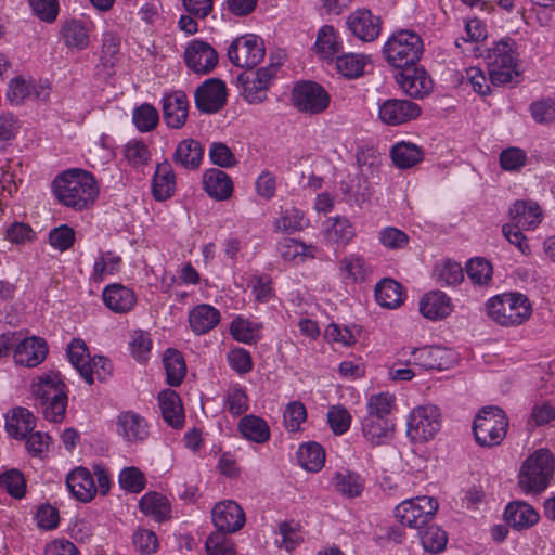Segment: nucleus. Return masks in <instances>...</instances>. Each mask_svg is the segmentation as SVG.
Instances as JSON below:
<instances>
[{"mask_svg":"<svg viewBox=\"0 0 555 555\" xmlns=\"http://www.w3.org/2000/svg\"><path fill=\"white\" fill-rule=\"evenodd\" d=\"M184 61L194 73L208 74L217 65L218 54L209 43L193 40L185 49Z\"/></svg>","mask_w":555,"mask_h":555,"instance_id":"obj_14","label":"nucleus"},{"mask_svg":"<svg viewBox=\"0 0 555 555\" xmlns=\"http://www.w3.org/2000/svg\"><path fill=\"white\" fill-rule=\"evenodd\" d=\"M487 310L493 321L504 326L519 325L531 315L528 298L519 293L491 298L487 304Z\"/></svg>","mask_w":555,"mask_h":555,"instance_id":"obj_6","label":"nucleus"},{"mask_svg":"<svg viewBox=\"0 0 555 555\" xmlns=\"http://www.w3.org/2000/svg\"><path fill=\"white\" fill-rule=\"evenodd\" d=\"M375 298L385 308H397L403 302L402 286L392 279H384L375 287Z\"/></svg>","mask_w":555,"mask_h":555,"instance_id":"obj_38","label":"nucleus"},{"mask_svg":"<svg viewBox=\"0 0 555 555\" xmlns=\"http://www.w3.org/2000/svg\"><path fill=\"white\" fill-rule=\"evenodd\" d=\"M159 408L164 420L172 427H180L184 421L180 397L171 389L163 390L158 395Z\"/></svg>","mask_w":555,"mask_h":555,"instance_id":"obj_34","label":"nucleus"},{"mask_svg":"<svg viewBox=\"0 0 555 555\" xmlns=\"http://www.w3.org/2000/svg\"><path fill=\"white\" fill-rule=\"evenodd\" d=\"M279 533L282 538L280 545L288 552L294 550L302 541L300 527L295 521H284L280 524Z\"/></svg>","mask_w":555,"mask_h":555,"instance_id":"obj_59","label":"nucleus"},{"mask_svg":"<svg viewBox=\"0 0 555 555\" xmlns=\"http://www.w3.org/2000/svg\"><path fill=\"white\" fill-rule=\"evenodd\" d=\"M52 188L60 203L76 210L87 208L99 195V186L93 175L78 168L60 173L54 179Z\"/></svg>","mask_w":555,"mask_h":555,"instance_id":"obj_1","label":"nucleus"},{"mask_svg":"<svg viewBox=\"0 0 555 555\" xmlns=\"http://www.w3.org/2000/svg\"><path fill=\"white\" fill-rule=\"evenodd\" d=\"M339 269L344 279L353 282L364 280L366 274L365 260L358 255L345 257L339 263Z\"/></svg>","mask_w":555,"mask_h":555,"instance_id":"obj_49","label":"nucleus"},{"mask_svg":"<svg viewBox=\"0 0 555 555\" xmlns=\"http://www.w3.org/2000/svg\"><path fill=\"white\" fill-rule=\"evenodd\" d=\"M212 521L218 532L225 534L240 530L245 524V515L236 502L229 500L215 505Z\"/></svg>","mask_w":555,"mask_h":555,"instance_id":"obj_17","label":"nucleus"},{"mask_svg":"<svg viewBox=\"0 0 555 555\" xmlns=\"http://www.w3.org/2000/svg\"><path fill=\"white\" fill-rule=\"evenodd\" d=\"M424 152L420 146L410 142H399L391 149L393 164L402 169L411 168L420 163Z\"/></svg>","mask_w":555,"mask_h":555,"instance_id":"obj_40","label":"nucleus"},{"mask_svg":"<svg viewBox=\"0 0 555 555\" xmlns=\"http://www.w3.org/2000/svg\"><path fill=\"white\" fill-rule=\"evenodd\" d=\"M117 430L129 442L143 441L149 435L144 418L132 411L119 414Z\"/></svg>","mask_w":555,"mask_h":555,"instance_id":"obj_26","label":"nucleus"},{"mask_svg":"<svg viewBox=\"0 0 555 555\" xmlns=\"http://www.w3.org/2000/svg\"><path fill=\"white\" fill-rule=\"evenodd\" d=\"M420 114V106L408 100L390 99L379 105L380 120L390 126L405 124L415 119Z\"/></svg>","mask_w":555,"mask_h":555,"instance_id":"obj_16","label":"nucleus"},{"mask_svg":"<svg viewBox=\"0 0 555 555\" xmlns=\"http://www.w3.org/2000/svg\"><path fill=\"white\" fill-rule=\"evenodd\" d=\"M489 78L494 86H504L518 77L520 72L516 43L511 38L500 40L487 55Z\"/></svg>","mask_w":555,"mask_h":555,"instance_id":"obj_4","label":"nucleus"},{"mask_svg":"<svg viewBox=\"0 0 555 555\" xmlns=\"http://www.w3.org/2000/svg\"><path fill=\"white\" fill-rule=\"evenodd\" d=\"M103 300L108 309L116 313L130 311L135 304L134 293L120 284H112L103 291Z\"/></svg>","mask_w":555,"mask_h":555,"instance_id":"obj_28","label":"nucleus"},{"mask_svg":"<svg viewBox=\"0 0 555 555\" xmlns=\"http://www.w3.org/2000/svg\"><path fill=\"white\" fill-rule=\"evenodd\" d=\"M347 25L350 31L364 42L374 41L382 29L380 18L365 9L357 10L349 15Z\"/></svg>","mask_w":555,"mask_h":555,"instance_id":"obj_18","label":"nucleus"},{"mask_svg":"<svg viewBox=\"0 0 555 555\" xmlns=\"http://www.w3.org/2000/svg\"><path fill=\"white\" fill-rule=\"evenodd\" d=\"M331 483L336 492L347 499L360 496L365 488V481L361 475L348 469L335 472Z\"/></svg>","mask_w":555,"mask_h":555,"instance_id":"obj_27","label":"nucleus"},{"mask_svg":"<svg viewBox=\"0 0 555 555\" xmlns=\"http://www.w3.org/2000/svg\"><path fill=\"white\" fill-rule=\"evenodd\" d=\"M554 457L547 449L533 452L522 464L518 486L525 492L539 493L543 491L553 475Z\"/></svg>","mask_w":555,"mask_h":555,"instance_id":"obj_5","label":"nucleus"},{"mask_svg":"<svg viewBox=\"0 0 555 555\" xmlns=\"http://www.w3.org/2000/svg\"><path fill=\"white\" fill-rule=\"evenodd\" d=\"M35 428V416L25 408H16L7 417L5 429L11 437L25 438Z\"/></svg>","mask_w":555,"mask_h":555,"instance_id":"obj_36","label":"nucleus"},{"mask_svg":"<svg viewBox=\"0 0 555 555\" xmlns=\"http://www.w3.org/2000/svg\"><path fill=\"white\" fill-rule=\"evenodd\" d=\"M327 421L334 434L343 435L350 427L351 415L344 406L336 405L328 410Z\"/></svg>","mask_w":555,"mask_h":555,"instance_id":"obj_61","label":"nucleus"},{"mask_svg":"<svg viewBox=\"0 0 555 555\" xmlns=\"http://www.w3.org/2000/svg\"><path fill=\"white\" fill-rule=\"evenodd\" d=\"M509 216L514 224L528 230L535 228L541 222L542 211L533 201H516L509 208Z\"/></svg>","mask_w":555,"mask_h":555,"instance_id":"obj_29","label":"nucleus"},{"mask_svg":"<svg viewBox=\"0 0 555 555\" xmlns=\"http://www.w3.org/2000/svg\"><path fill=\"white\" fill-rule=\"evenodd\" d=\"M297 457L299 464L309 472H318L325 462V452L317 442H308L300 446Z\"/></svg>","mask_w":555,"mask_h":555,"instance_id":"obj_42","label":"nucleus"},{"mask_svg":"<svg viewBox=\"0 0 555 555\" xmlns=\"http://www.w3.org/2000/svg\"><path fill=\"white\" fill-rule=\"evenodd\" d=\"M69 492L80 502H90L96 494V487L91 473L83 467L74 469L66 478Z\"/></svg>","mask_w":555,"mask_h":555,"instance_id":"obj_21","label":"nucleus"},{"mask_svg":"<svg viewBox=\"0 0 555 555\" xmlns=\"http://www.w3.org/2000/svg\"><path fill=\"white\" fill-rule=\"evenodd\" d=\"M219 322V310L207 304L196 306L189 313L190 326L196 335L211 331Z\"/></svg>","mask_w":555,"mask_h":555,"instance_id":"obj_31","label":"nucleus"},{"mask_svg":"<svg viewBox=\"0 0 555 555\" xmlns=\"http://www.w3.org/2000/svg\"><path fill=\"white\" fill-rule=\"evenodd\" d=\"M420 537L424 550L433 554L442 552L448 542L446 531L437 526H429L422 530Z\"/></svg>","mask_w":555,"mask_h":555,"instance_id":"obj_48","label":"nucleus"},{"mask_svg":"<svg viewBox=\"0 0 555 555\" xmlns=\"http://www.w3.org/2000/svg\"><path fill=\"white\" fill-rule=\"evenodd\" d=\"M119 483L122 489L139 493L144 489L145 478L137 467H126L120 472Z\"/></svg>","mask_w":555,"mask_h":555,"instance_id":"obj_57","label":"nucleus"},{"mask_svg":"<svg viewBox=\"0 0 555 555\" xmlns=\"http://www.w3.org/2000/svg\"><path fill=\"white\" fill-rule=\"evenodd\" d=\"M412 362L425 370L442 371L449 367L451 363V352L441 347L425 346L413 348L410 351Z\"/></svg>","mask_w":555,"mask_h":555,"instance_id":"obj_19","label":"nucleus"},{"mask_svg":"<svg viewBox=\"0 0 555 555\" xmlns=\"http://www.w3.org/2000/svg\"><path fill=\"white\" fill-rule=\"evenodd\" d=\"M438 502L431 496H416L401 502L395 508L396 518L410 528L421 529L436 514Z\"/></svg>","mask_w":555,"mask_h":555,"instance_id":"obj_9","label":"nucleus"},{"mask_svg":"<svg viewBox=\"0 0 555 555\" xmlns=\"http://www.w3.org/2000/svg\"><path fill=\"white\" fill-rule=\"evenodd\" d=\"M395 396L389 392L372 395L366 403V415L361 421L362 436L373 447L389 443L395 435V423L390 417Z\"/></svg>","mask_w":555,"mask_h":555,"instance_id":"obj_2","label":"nucleus"},{"mask_svg":"<svg viewBox=\"0 0 555 555\" xmlns=\"http://www.w3.org/2000/svg\"><path fill=\"white\" fill-rule=\"evenodd\" d=\"M240 433L248 440L263 443L270 438V428L267 422L256 415H246L238 423Z\"/></svg>","mask_w":555,"mask_h":555,"instance_id":"obj_39","label":"nucleus"},{"mask_svg":"<svg viewBox=\"0 0 555 555\" xmlns=\"http://www.w3.org/2000/svg\"><path fill=\"white\" fill-rule=\"evenodd\" d=\"M308 219L305 214L296 207H289L281 212V217L275 220L274 227L278 231L294 233L308 227Z\"/></svg>","mask_w":555,"mask_h":555,"instance_id":"obj_45","label":"nucleus"},{"mask_svg":"<svg viewBox=\"0 0 555 555\" xmlns=\"http://www.w3.org/2000/svg\"><path fill=\"white\" fill-rule=\"evenodd\" d=\"M225 85L220 79H208L195 91L196 107L204 113H217L225 104Z\"/></svg>","mask_w":555,"mask_h":555,"instance_id":"obj_15","label":"nucleus"},{"mask_svg":"<svg viewBox=\"0 0 555 555\" xmlns=\"http://www.w3.org/2000/svg\"><path fill=\"white\" fill-rule=\"evenodd\" d=\"M505 520L513 528L521 530L535 525L539 520V514L530 504L524 501H515L506 506Z\"/></svg>","mask_w":555,"mask_h":555,"instance_id":"obj_30","label":"nucleus"},{"mask_svg":"<svg viewBox=\"0 0 555 555\" xmlns=\"http://www.w3.org/2000/svg\"><path fill=\"white\" fill-rule=\"evenodd\" d=\"M379 242L389 249H400L408 245L409 236L395 227L384 228L378 235Z\"/></svg>","mask_w":555,"mask_h":555,"instance_id":"obj_62","label":"nucleus"},{"mask_svg":"<svg viewBox=\"0 0 555 555\" xmlns=\"http://www.w3.org/2000/svg\"><path fill=\"white\" fill-rule=\"evenodd\" d=\"M67 354L73 366L79 372L81 377L89 384H93V371L91 367V358L85 341L74 339L67 349Z\"/></svg>","mask_w":555,"mask_h":555,"instance_id":"obj_35","label":"nucleus"},{"mask_svg":"<svg viewBox=\"0 0 555 555\" xmlns=\"http://www.w3.org/2000/svg\"><path fill=\"white\" fill-rule=\"evenodd\" d=\"M140 509L147 516L163 521L169 516L170 505L165 496L156 492L144 494L140 500Z\"/></svg>","mask_w":555,"mask_h":555,"instance_id":"obj_43","label":"nucleus"},{"mask_svg":"<svg viewBox=\"0 0 555 555\" xmlns=\"http://www.w3.org/2000/svg\"><path fill=\"white\" fill-rule=\"evenodd\" d=\"M63 39L67 47L83 49L89 43V36L80 21H67L62 27Z\"/></svg>","mask_w":555,"mask_h":555,"instance_id":"obj_46","label":"nucleus"},{"mask_svg":"<svg viewBox=\"0 0 555 555\" xmlns=\"http://www.w3.org/2000/svg\"><path fill=\"white\" fill-rule=\"evenodd\" d=\"M231 334L236 340L250 344L257 339L258 326L247 320L236 318L231 323Z\"/></svg>","mask_w":555,"mask_h":555,"instance_id":"obj_54","label":"nucleus"},{"mask_svg":"<svg viewBox=\"0 0 555 555\" xmlns=\"http://www.w3.org/2000/svg\"><path fill=\"white\" fill-rule=\"evenodd\" d=\"M396 81L408 95L416 99L424 98L433 89V81L426 70L414 65L400 68Z\"/></svg>","mask_w":555,"mask_h":555,"instance_id":"obj_13","label":"nucleus"},{"mask_svg":"<svg viewBox=\"0 0 555 555\" xmlns=\"http://www.w3.org/2000/svg\"><path fill=\"white\" fill-rule=\"evenodd\" d=\"M293 102L298 111L308 114H320L330 104V95L322 86L312 81L297 83L292 92Z\"/></svg>","mask_w":555,"mask_h":555,"instance_id":"obj_12","label":"nucleus"},{"mask_svg":"<svg viewBox=\"0 0 555 555\" xmlns=\"http://www.w3.org/2000/svg\"><path fill=\"white\" fill-rule=\"evenodd\" d=\"M423 53L421 37L411 30L402 29L395 33L384 46L387 62L397 68L413 66Z\"/></svg>","mask_w":555,"mask_h":555,"instance_id":"obj_7","label":"nucleus"},{"mask_svg":"<svg viewBox=\"0 0 555 555\" xmlns=\"http://www.w3.org/2000/svg\"><path fill=\"white\" fill-rule=\"evenodd\" d=\"M323 235L332 245L346 246L356 236V229L346 217L336 216L323 223Z\"/></svg>","mask_w":555,"mask_h":555,"instance_id":"obj_22","label":"nucleus"},{"mask_svg":"<svg viewBox=\"0 0 555 555\" xmlns=\"http://www.w3.org/2000/svg\"><path fill=\"white\" fill-rule=\"evenodd\" d=\"M31 391L46 420L55 423L63 420L67 406V395L59 373L51 372L40 376L33 385Z\"/></svg>","mask_w":555,"mask_h":555,"instance_id":"obj_3","label":"nucleus"},{"mask_svg":"<svg viewBox=\"0 0 555 555\" xmlns=\"http://www.w3.org/2000/svg\"><path fill=\"white\" fill-rule=\"evenodd\" d=\"M313 246H307L295 238H284L279 243L280 255L285 261L304 260L306 256L313 258Z\"/></svg>","mask_w":555,"mask_h":555,"instance_id":"obj_47","label":"nucleus"},{"mask_svg":"<svg viewBox=\"0 0 555 555\" xmlns=\"http://www.w3.org/2000/svg\"><path fill=\"white\" fill-rule=\"evenodd\" d=\"M132 119L140 131L147 132L157 126L158 112L152 105L145 103L133 111Z\"/></svg>","mask_w":555,"mask_h":555,"instance_id":"obj_50","label":"nucleus"},{"mask_svg":"<svg viewBox=\"0 0 555 555\" xmlns=\"http://www.w3.org/2000/svg\"><path fill=\"white\" fill-rule=\"evenodd\" d=\"M163 362L167 374V383L173 387L179 386L186 374L182 354L176 349H168L164 354Z\"/></svg>","mask_w":555,"mask_h":555,"instance_id":"obj_41","label":"nucleus"},{"mask_svg":"<svg viewBox=\"0 0 555 555\" xmlns=\"http://www.w3.org/2000/svg\"><path fill=\"white\" fill-rule=\"evenodd\" d=\"M532 118L538 124H550L555 120V100L551 98L541 99L530 105Z\"/></svg>","mask_w":555,"mask_h":555,"instance_id":"obj_56","label":"nucleus"},{"mask_svg":"<svg viewBox=\"0 0 555 555\" xmlns=\"http://www.w3.org/2000/svg\"><path fill=\"white\" fill-rule=\"evenodd\" d=\"M209 158L215 165L223 168H230L236 164L234 154L222 142H212L210 144Z\"/></svg>","mask_w":555,"mask_h":555,"instance_id":"obj_63","label":"nucleus"},{"mask_svg":"<svg viewBox=\"0 0 555 555\" xmlns=\"http://www.w3.org/2000/svg\"><path fill=\"white\" fill-rule=\"evenodd\" d=\"M176 188V176L171 165L165 160L157 165L152 181L153 196L156 201H166L172 196Z\"/></svg>","mask_w":555,"mask_h":555,"instance_id":"obj_32","label":"nucleus"},{"mask_svg":"<svg viewBox=\"0 0 555 555\" xmlns=\"http://www.w3.org/2000/svg\"><path fill=\"white\" fill-rule=\"evenodd\" d=\"M508 418L498 406H486L475 417L473 430L478 444L499 446L506 436Z\"/></svg>","mask_w":555,"mask_h":555,"instance_id":"obj_8","label":"nucleus"},{"mask_svg":"<svg viewBox=\"0 0 555 555\" xmlns=\"http://www.w3.org/2000/svg\"><path fill=\"white\" fill-rule=\"evenodd\" d=\"M204 149L194 139H184L176 147L172 160L177 166L188 170L197 169L203 160Z\"/></svg>","mask_w":555,"mask_h":555,"instance_id":"obj_25","label":"nucleus"},{"mask_svg":"<svg viewBox=\"0 0 555 555\" xmlns=\"http://www.w3.org/2000/svg\"><path fill=\"white\" fill-rule=\"evenodd\" d=\"M203 184L207 194L217 201L228 199L233 192V183L229 175L217 168L205 171Z\"/></svg>","mask_w":555,"mask_h":555,"instance_id":"obj_24","label":"nucleus"},{"mask_svg":"<svg viewBox=\"0 0 555 555\" xmlns=\"http://www.w3.org/2000/svg\"><path fill=\"white\" fill-rule=\"evenodd\" d=\"M0 486L16 499H21L25 494L26 481L23 474L17 469H10L1 474Z\"/></svg>","mask_w":555,"mask_h":555,"instance_id":"obj_53","label":"nucleus"},{"mask_svg":"<svg viewBox=\"0 0 555 555\" xmlns=\"http://www.w3.org/2000/svg\"><path fill=\"white\" fill-rule=\"evenodd\" d=\"M370 56L359 53H346L336 59V68L348 78H357L364 73Z\"/></svg>","mask_w":555,"mask_h":555,"instance_id":"obj_44","label":"nucleus"},{"mask_svg":"<svg viewBox=\"0 0 555 555\" xmlns=\"http://www.w3.org/2000/svg\"><path fill=\"white\" fill-rule=\"evenodd\" d=\"M317 53L322 59H333L343 48V42L331 25L322 26L314 43Z\"/></svg>","mask_w":555,"mask_h":555,"instance_id":"obj_37","label":"nucleus"},{"mask_svg":"<svg viewBox=\"0 0 555 555\" xmlns=\"http://www.w3.org/2000/svg\"><path fill=\"white\" fill-rule=\"evenodd\" d=\"M468 278L474 284L485 285L492 278V267L483 258H475L468 261L466 266Z\"/></svg>","mask_w":555,"mask_h":555,"instance_id":"obj_52","label":"nucleus"},{"mask_svg":"<svg viewBox=\"0 0 555 555\" xmlns=\"http://www.w3.org/2000/svg\"><path fill=\"white\" fill-rule=\"evenodd\" d=\"M420 311L430 320L443 319L451 312L450 298L440 291L429 292L421 299Z\"/></svg>","mask_w":555,"mask_h":555,"instance_id":"obj_33","label":"nucleus"},{"mask_svg":"<svg viewBox=\"0 0 555 555\" xmlns=\"http://www.w3.org/2000/svg\"><path fill=\"white\" fill-rule=\"evenodd\" d=\"M49 242L51 246L60 251H65L70 248L75 242V231L70 227L62 224L50 231Z\"/></svg>","mask_w":555,"mask_h":555,"instance_id":"obj_58","label":"nucleus"},{"mask_svg":"<svg viewBox=\"0 0 555 555\" xmlns=\"http://www.w3.org/2000/svg\"><path fill=\"white\" fill-rule=\"evenodd\" d=\"M188 99L181 92L168 94L163 99V112L166 124L173 129L181 128L188 117Z\"/></svg>","mask_w":555,"mask_h":555,"instance_id":"obj_23","label":"nucleus"},{"mask_svg":"<svg viewBox=\"0 0 555 555\" xmlns=\"http://www.w3.org/2000/svg\"><path fill=\"white\" fill-rule=\"evenodd\" d=\"M205 548L208 555H235L231 539L220 532L208 537Z\"/></svg>","mask_w":555,"mask_h":555,"instance_id":"obj_55","label":"nucleus"},{"mask_svg":"<svg viewBox=\"0 0 555 555\" xmlns=\"http://www.w3.org/2000/svg\"><path fill=\"white\" fill-rule=\"evenodd\" d=\"M48 347L42 338L30 337L22 340L14 350V360L17 364L34 367L47 357Z\"/></svg>","mask_w":555,"mask_h":555,"instance_id":"obj_20","label":"nucleus"},{"mask_svg":"<svg viewBox=\"0 0 555 555\" xmlns=\"http://www.w3.org/2000/svg\"><path fill=\"white\" fill-rule=\"evenodd\" d=\"M440 426V413L437 406H418L409 417L408 436L415 442H425L436 436Z\"/></svg>","mask_w":555,"mask_h":555,"instance_id":"obj_11","label":"nucleus"},{"mask_svg":"<svg viewBox=\"0 0 555 555\" xmlns=\"http://www.w3.org/2000/svg\"><path fill=\"white\" fill-rule=\"evenodd\" d=\"M266 49L261 38L247 34L232 41L228 49V57L237 67L251 69L264 57Z\"/></svg>","mask_w":555,"mask_h":555,"instance_id":"obj_10","label":"nucleus"},{"mask_svg":"<svg viewBox=\"0 0 555 555\" xmlns=\"http://www.w3.org/2000/svg\"><path fill=\"white\" fill-rule=\"evenodd\" d=\"M437 280L441 286L456 285L464 279L463 269L460 263L446 261L436 267Z\"/></svg>","mask_w":555,"mask_h":555,"instance_id":"obj_51","label":"nucleus"},{"mask_svg":"<svg viewBox=\"0 0 555 555\" xmlns=\"http://www.w3.org/2000/svg\"><path fill=\"white\" fill-rule=\"evenodd\" d=\"M120 49V38L112 33H105L103 35L102 42V62L105 66L113 67L116 62V56L119 53Z\"/></svg>","mask_w":555,"mask_h":555,"instance_id":"obj_64","label":"nucleus"},{"mask_svg":"<svg viewBox=\"0 0 555 555\" xmlns=\"http://www.w3.org/2000/svg\"><path fill=\"white\" fill-rule=\"evenodd\" d=\"M527 162L526 153L518 147L503 150L500 154V165L506 171H518Z\"/></svg>","mask_w":555,"mask_h":555,"instance_id":"obj_60","label":"nucleus"}]
</instances>
